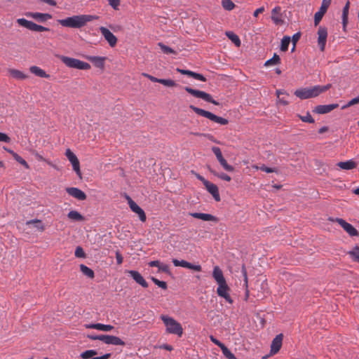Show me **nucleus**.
<instances>
[{
    "mask_svg": "<svg viewBox=\"0 0 359 359\" xmlns=\"http://www.w3.org/2000/svg\"><path fill=\"white\" fill-rule=\"evenodd\" d=\"M160 318L163 320L168 333L176 334L178 337L182 336L183 328L180 323L173 318L165 315H161Z\"/></svg>",
    "mask_w": 359,
    "mask_h": 359,
    "instance_id": "nucleus-3",
    "label": "nucleus"
},
{
    "mask_svg": "<svg viewBox=\"0 0 359 359\" xmlns=\"http://www.w3.org/2000/svg\"><path fill=\"white\" fill-rule=\"evenodd\" d=\"M8 72L10 75L18 80H24L27 78V75L24 74L22 72L15 69H8Z\"/></svg>",
    "mask_w": 359,
    "mask_h": 359,
    "instance_id": "nucleus-32",
    "label": "nucleus"
},
{
    "mask_svg": "<svg viewBox=\"0 0 359 359\" xmlns=\"http://www.w3.org/2000/svg\"><path fill=\"white\" fill-rule=\"evenodd\" d=\"M128 274L133 278V279L142 287L147 288L148 287L147 282L144 280L143 276L137 271L129 270L127 271Z\"/></svg>",
    "mask_w": 359,
    "mask_h": 359,
    "instance_id": "nucleus-18",
    "label": "nucleus"
},
{
    "mask_svg": "<svg viewBox=\"0 0 359 359\" xmlns=\"http://www.w3.org/2000/svg\"><path fill=\"white\" fill-rule=\"evenodd\" d=\"M85 327L88 329H96L104 332H109L114 328V327L111 325H104L102 323L88 324L86 325Z\"/></svg>",
    "mask_w": 359,
    "mask_h": 359,
    "instance_id": "nucleus-27",
    "label": "nucleus"
},
{
    "mask_svg": "<svg viewBox=\"0 0 359 359\" xmlns=\"http://www.w3.org/2000/svg\"><path fill=\"white\" fill-rule=\"evenodd\" d=\"M208 191L216 201H220L221 198L219 194L218 187L215 184L208 182H205L204 185Z\"/></svg>",
    "mask_w": 359,
    "mask_h": 359,
    "instance_id": "nucleus-21",
    "label": "nucleus"
},
{
    "mask_svg": "<svg viewBox=\"0 0 359 359\" xmlns=\"http://www.w3.org/2000/svg\"><path fill=\"white\" fill-rule=\"evenodd\" d=\"M241 273L243 274V280H244V285L246 288V296L248 297V293H249V291L248 290V274H247V270H246V268L244 265L242 266V268H241Z\"/></svg>",
    "mask_w": 359,
    "mask_h": 359,
    "instance_id": "nucleus-42",
    "label": "nucleus"
},
{
    "mask_svg": "<svg viewBox=\"0 0 359 359\" xmlns=\"http://www.w3.org/2000/svg\"><path fill=\"white\" fill-rule=\"evenodd\" d=\"M13 157L17 162L23 165L25 168H29V165L27 164L26 161L23 159L20 156H19L17 153L13 154Z\"/></svg>",
    "mask_w": 359,
    "mask_h": 359,
    "instance_id": "nucleus-45",
    "label": "nucleus"
},
{
    "mask_svg": "<svg viewBox=\"0 0 359 359\" xmlns=\"http://www.w3.org/2000/svg\"><path fill=\"white\" fill-rule=\"evenodd\" d=\"M350 2L348 1L342 11V26L344 31H346V25L348 24V10H349Z\"/></svg>",
    "mask_w": 359,
    "mask_h": 359,
    "instance_id": "nucleus-30",
    "label": "nucleus"
},
{
    "mask_svg": "<svg viewBox=\"0 0 359 359\" xmlns=\"http://www.w3.org/2000/svg\"><path fill=\"white\" fill-rule=\"evenodd\" d=\"M104 334H99V335H96V334H88L87 336V337L90 339H92V340H100V341H103V337H104Z\"/></svg>",
    "mask_w": 359,
    "mask_h": 359,
    "instance_id": "nucleus-53",
    "label": "nucleus"
},
{
    "mask_svg": "<svg viewBox=\"0 0 359 359\" xmlns=\"http://www.w3.org/2000/svg\"><path fill=\"white\" fill-rule=\"evenodd\" d=\"M226 35L237 47L241 46V40L238 35L232 32H226Z\"/></svg>",
    "mask_w": 359,
    "mask_h": 359,
    "instance_id": "nucleus-37",
    "label": "nucleus"
},
{
    "mask_svg": "<svg viewBox=\"0 0 359 359\" xmlns=\"http://www.w3.org/2000/svg\"><path fill=\"white\" fill-rule=\"evenodd\" d=\"M212 151L215 155L217 161L220 163V165L222 166V168L228 172H233L234 170L233 166L228 164L226 159L223 157L221 149L217 147H212Z\"/></svg>",
    "mask_w": 359,
    "mask_h": 359,
    "instance_id": "nucleus-8",
    "label": "nucleus"
},
{
    "mask_svg": "<svg viewBox=\"0 0 359 359\" xmlns=\"http://www.w3.org/2000/svg\"><path fill=\"white\" fill-rule=\"evenodd\" d=\"M29 71L31 72V73L41 78L48 79L50 77L49 74H46V72L44 70H43L37 66H32L29 68Z\"/></svg>",
    "mask_w": 359,
    "mask_h": 359,
    "instance_id": "nucleus-31",
    "label": "nucleus"
},
{
    "mask_svg": "<svg viewBox=\"0 0 359 359\" xmlns=\"http://www.w3.org/2000/svg\"><path fill=\"white\" fill-rule=\"evenodd\" d=\"M189 108L191 109L195 113H196L198 115H200L201 116L205 117L210 121L217 123L220 125H226L229 123V121L224 118L217 116L215 114L205 111L203 109L196 107L194 105H190Z\"/></svg>",
    "mask_w": 359,
    "mask_h": 359,
    "instance_id": "nucleus-5",
    "label": "nucleus"
},
{
    "mask_svg": "<svg viewBox=\"0 0 359 359\" xmlns=\"http://www.w3.org/2000/svg\"><path fill=\"white\" fill-rule=\"evenodd\" d=\"M264 11V8L263 6H262V7H260V8H257V9H256V10L255 11V12H254V13H253V15H254L255 17H257V16H258V15H259V13H263Z\"/></svg>",
    "mask_w": 359,
    "mask_h": 359,
    "instance_id": "nucleus-64",
    "label": "nucleus"
},
{
    "mask_svg": "<svg viewBox=\"0 0 359 359\" xmlns=\"http://www.w3.org/2000/svg\"><path fill=\"white\" fill-rule=\"evenodd\" d=\"M222 6L227 11H231L235 5L231 0H222Z\"/></svg>",
    "mask_w": 359,
    "mask_h": 359,
    "instance_id": "nucleus-44",
    "label": "nucleus"
},
{
    "mask_svg": "<svg viewBox=\"0 0 359 359\" xmlns=\"http://www.w3.org/2000/svg\"><path fill=\"white\" fill-rule=\"evenodd\" d=\"M300 36H301V34L299 32L296 33L292 36V41L294 46H295L296 43L299 41V39H300Z\"/></svg>",
    "mask_w": 359,
    "mask_h": 359,
    "instance_id": "nucleus-62",
    "label": "nucleus"
},
{
    "mask_svg": "<svg viewBox=\"0 0 359 359\" xmlns=\"http://www.w3.org/2000/svg\"><path fill=\"white\" fill-rule=\"evenodd\" d=\"M67 217L69 219L73 221H83L84 217L83 215L76 210H71L67 214Z\"/></svg>",
    "mask_w": 359,
    "mask_h": 359,
    "instance_id": "nucleus-33",
    "label": "nucleus"
},
{
    "mask_svg": "<svg viewBox=\"0 0 359 359\" xmlns=\"http://www.w3.org/2000/svg\"><path fill=\"white\" fill-rule=\"evenodd\" d=\"M99 18L97 15H77L60 19L57 22L65 27L81 29L86 25L89 22L97 20Z\"/></svg>",
    "mask_w": 359,
    "mask_h": 359,
    "instance_id": "nucleus-1",
    "label": "nucleus"
},
{
    "mask_svg": "<svg viewBox=\"0 0 359 359\" xmlns=\"http://www.w3.org/2000/svg\"><path fill=\"white\" fill-rule=\"evenodd\" d=\"M350 236H358V231L351 224L346 222L344 219L341 218H336L334 219Z\"/></svg>",
    "mask_w": 359,
    "mask_h": 359,
    "instance_id": "nucleus-12",
    "label": "nucleus"
},
{
    "mask_svg": "<svg viewBox=\"0 0 359 359\" xmlns=\"http://www.w3.org/2000/svg\"><path fill=\"white\" fill-rule=\"evenodd\" d=\"M80 270L85 276L90 278H93L95 276L94 271L84 264L80 265Z\"/></svg>",
    "mask_w": 359,
    "mask_h": 359,
    "instance_id": "nucleus-35",
    "label": "nucleus"
},
{
    "mask_svg": "<svg viewBox=\"0 0 359 359\" xmlns=\"http://www.w3.org/2000/svg\"><path fill=\"white\" fill-rule=\"evenodd\" d=\"M128 201V205L130 206V208L131 210L136 214H137L140 221L145 222L147 217L145 215L144 211L134 201H133L129 196L127 197Z\"/></svg>",
    "mask_w": 359,
    "mask_h": 359,
    "instance_id": "nucleus-16",
    "label": "nucleus"
},
{
    "mask_svg": "<svg viewBox=\"0 0 359 359\" xmlns=\"http://www.w3.org/2000/svg\"><path fill=\"white\" fill-rule=\"evenodd\" d=\"M116 259L118 264H121L123 263V258L119 251H116Z\"/></svg>",
    "mask_w": 359,
    "mask_h": 359,
    "instance_id": "nucleus-61",
    "label": "nucleus"
},
{
    "mask_svg": "<svg viewBox=\"0 0 359 359\" xmlns=\"http://www.w3.org/2000/svg\"><path fill=\"white\" fill-rule=\"evenodd\" d=\"M57 57L67 67L69 68H74L81 70H88L90 69V65L83 61L79 59L61 55H57Z\"/></svg>",
    "mask_w": 359,
    "mask_h": 359,
    "instance_id": "nucleus-4",
    "label": "nucleus"
},
{
    "mask_svg": "<svg viewBox=\"0 0 359 359\" xmlns=\"http://www.w3.org/2000/svg\"><path fill=\"white\" fill-rule=\"evenodd\" d=\"M26 224H34V227L39 229L40 231H43L45 230L44 225L42 224L41 221L37 219L29 220L26 222Z\"/></svg>",
    "mask_w": 359,
    "mask_h": 359,
    "instance_id": "nucleus-34",
    "label": "nucleus"
},
{
    "mask_svg": "<svg viewBox=\"0 0 359 359\" xmlns=\"http://www.w3.org/2000/svg\"><path fill=\"white\" fill-rule=\"evenodd\" d=\"M281 8L276 6L271 11V20L276 25H280L283 22L280 15Z\"/></svg>",
    "mask_w": 359,
    "mask_h": 359,
    "instance_id": "nucleus-28",
    "label": "nucleus"
},
{
    "mask_svg": "<svg viewBox=\"0 0 359 359\" xmlns=\"http://www.w3.org/2000/svg\"><path fill=\"white\" fill-rule=\"evenodd\" d=\"M192 77L194 79H196V80H199V81H206V79L203 76V75H202L201 74H198V73H196V72H194Z\"/></svg>",
    "mask_w": 359,
    "mask_h": 359,
    "instance_id": "nucleus-59",
    "label": "nucleus"
},
{
    "mask_svg": "<svg viewBox=\"0 0 359 359\" xmlns=\"http://www.w3.org/2000/svg\"><path fill=\"white\" fill-rule=\"evenodd\" d=\"M339 107L338 104H325V105H318L313 109V112L318 114H323L330 112L334 109Z\"/></svg>",
    "mask_w": 359,
    "mask_h": 359,
    "instance_id": "nucleus-22",
    "label": "nucleus"
},
{
    "mask_svg": "<svg viewBox=\"0 0 359 359\" xmlns=\"http://www.w3.org/2000/svg\"><path fill=\"white\" fill-rule=\"evenodd\" d=\"M280 63V58L279 55H277L276 53H274L273 56L271 59H269L265 62L264 66L269 67L270 65H276Z\"/></svg>",
    "mask_w": 359,
    "mask_h": 359,
    "instance_id": "nucleus-36",
    "label": "nucleus"
},
{
    "mask_svg": "<svg viewBox=\"0 0 359 359\" xmlns=\"http://www.w3.org/2000/svg\"><path fill=\"white\" fill-rule=\"evenodd\" d=\"M158 270L165 273H169L170 268L168 265L161 263L158 267Z\"/></svg>",
    "mask_w": 359,
    "mask_h": 359,
    "instance_id": "nucleus-58",
    "label": "nucleus"
},
{
    "mask_svg": "<svg viewBox=\"0 0 359 359\" xmlns=\"http://www.w3.org/2000/svg\"><path fill=\"white\" fill-rule=\"evenodd\" d=\"M318 44L321 51L325 50L327 38V29L325 27H319L318 30Z\"/></svg>",
    "mask_w": 359,
    "mask_h": 359,
    "instance_id": "nucleus-15",
    "label": "nucleus"
},
{
    "mask_svg": "<svg viewBox=\"0 0 359 359\" xmlns=\"http://www.w3.org/2000/svg\"><path fill=\"white\" fill-rule=\"evenodd\" d=\"M212 277L218 285L226 282L224 277L222 269L218 266H214L212 271Z\"/></svg>",
    "mask_w": 359,
    "mask_h": 359,
    "instance_id": "nucleus-25",
    "label": "nucleus"
},
{
    "mask_svg": "<svg viewBox=\"0 0 359 359\" xmlns=\"http://www.w3.org/2000/svg\"><path fill=\"white\" fill-rule=\"evenodd\" d=\"M210 171L214 174L215 176L218 177L219 178H220L221 180H225L226 182H229L231 181V178L230 176H229L228 175L225 174V173H217L215 172H214L213 170H212L211 169H210Z\"/></svg>",
    "mask_w": 359,
    "mask_h": 359,
    "instance_id": "nucleus-47",
    "label": "nucleus"
},
{
    "mask_svg": "<svg viewBox=\"0 0 359 359\" xmlns=\"http://www.w3.org/2000/svg\"><path fill=\"white\" fill-rule=\"evenodd\" d=\"M65 155L68 160L72 165L73 170L76 172V175L81 178V172L80 170V163L76 156L69 149H67L65 151Z\"/></svg>",
    "mask_w": 359,
    "mask_h": 359,
    "instance_id": "nucleus-9",
    "label": "nucleus"
},
{
    "mask_svg": "<svg viewBox=\"0 0 359 359\" xmlns=\"http://www.w3.org/2000/svg\"><path fill=\"white\" fill-rule=\"evenodd\" d=\"M177 71L178 72L181 73L182 74L187 75V76H189L191 77H192L193 74H194V72H192V71L186 70V69H179V68L177 69Z\"/></svg>",
    "mask_w": 359,
    "mask_h": 359,
    "instance_id": "nucleus-60",
    "label": "nucleus"
},
{
    "mask_svg": "<svg viewBox=\"0 0 359 359\" xmlns=\"http://www.w3.org/2000/svg\"><path fill=\"white\" fill-rule=\"evenodd\" d=\"M86 59L91 62L96 67L103 69L104 67L105 57L87 56Z\"/></svg>",
    "mask_w": 359,
    "mask_h": 359,
    "instance_id": "nucleus-26",
    "label": "nucleus"
},
{
    "mask_svg": "<svg viewBox=\"0 0 359 359\" xmlns=\"http://www.w3.org/2000/svg\"><path fill=\"white\" fill-rule=\"evenodd\" d=\"M109 4L114 9L118 10L120 5V0H108Z\"/></svg>",
    "mask_w": 359,
    "mask_h": 359,
    "instance_id": "nucleus-52",
    "label": "nucleus"
},
{
    "mask_svg": "<svg viewBox=\"0 0 359 359\" xmlns=\"http://www.w3.org/2000/svg\"><path fill=\"white\" fill-rule=\"evenodd\" d=\"M210 341L214 343L215 345L218 346L220 348L224 345L220 341L215 338L212 335L210 336Z\"/></svg>",
    "mask_w": 359,
    "mask_h": 359,
    "instance_id": "nucleus-57",
    "label": "nucleus"
},
{
    "mask_svg": "<svg viewBox=\"0 0 359 359\" xmlns=\"http://www.w3.org/2000/svg\"><path fill=\"white\" fill-rule=\"evenodd\" d=\"M158 46L161 48V50L165 54L175 53V51L172 48L165 46L161 42H159L158 43Z\"/></svg>",
    "mask_w": 359,
    "mask_h": 359,
    "instance_id": "nucleus-43",
    "label": "nucleus"
},
{
    "mask_svg": "<svg viewBox=\"0 0 359 359\" xmlns=\"http://www.w3.org/2000/svg\"><path fill=\"white\" fill-rule=\"evenodd\" d=\"M359 104V96L351 99L346 105H344L342 109L349 107L351 106Z\"/></svg>",
    "mask_w": 359,
    "mask_h": 359,
    "instance_id": "nucleus-51",
    "label": "nucleus"
},
{
    "mask_svg": "<svg viewBox=\"0 0 359 359\" xmlns=\"http://www.w3.org/2000/svg\"><path fill=\"white\" fill-rule=\"evenodd\" d=\"M142 76L149 79L150 81H151L152 82H156V83H160V80L161 79H158V78H156L149 74H147V73H142Z\"/></svg>",
    "mask_w": 359,
    "mask_h": 359,
    "instance_id": "nucleus-55",
    "label": "nucleus"
},
{
    "mask_svg": "<svg viewBox=\"0 0 359 359\" xmlns=\"http://www.w3.org/2000/svg\"><path fill=\"white\" fill-rule=\"evenodd\" d=\"M184 90L190 93L191 95H192L193 96H194L195 97H198V98H201L203 99V100L208 102H210L212 104H214L215 105H219V103L218 102H217L216 100H215L214 99H212L211 95H210L209 93H207L204 91H201V90H195V89H193L189 86H186L184 87Z\"/></svg>",
    "mask_w": 359,
    "mask_h": 359,
    "instance_id": "nucleus-6",
    "label": "nucleus"
},
{
    "mask_svg": "<svg viewBox=\"0 0 359 359\" xmlns=\"http://www.w3.org/2000/svg\"><path fill=\"white\" fill-rule=\"evenodd\" d=\"M189 215L194 218L200 219L203 221H212L215 222H218V219L216 217L208 213L190 212Z\"/></svg>",
    "mask_w": 359,
    "mask_h": 359,
    "instance_id": "nucleus-23",
    "label": "nucleus"
},
{
    "mask_svg": "<svg viewBox=\"0 0 359 359\" xmlns=\"http://www.w3.org/2000/svg\"><path fill=\"white\" fill-rule=\"evenodd\" d=\"M151 280L156 285H158L159 287L163 289V290H166L167 289V283L165 281H161V280H159L158 279L156 278H154L152 277L151 278Z\"/></svg>",
    "mask_w": 359,
    "mask_h": 359,
    "instance_id": "nucleus-49",
    "label": "nucleus"
},
{
    "mask_svg": "<svg viewBox=\"0 0 359 359\" xmlns=\"http://www.w3.org/2000/svg\"><path fill=\"white\" fill-rule=\"evenodd\" d=\"M331 4V0H323L321 3L320 8L318 12L315 13L314 15V25L317 26L320 23L322 20L323 15L327 12V8H329Z\"/></svg>",
    "mask_w": 359,
    "mask_h": 359,
    "instance_id": "nucleus-10",
    "label": "nucleus"
},
{
    "mask_svg": "<svg viewBox=\"0 0 359 359\" xmlns=\"http://www.w3.org/2000/svg\"><path fill=\"white\" fill-rule=\"evenodd\" d=\"M260 170L264 171V172H266L267 173H271V172H276V169L275 168H269L267 166H266L265 165H262L260 167H259Z\"/></svg>",
    "mask_w": 359,
    "mask_h": 359,
    "instance_id": "nucleus-54",
    "label": "nucleus"
},
{
    "mask_svg": "<svg viewBox=\"0 0 359 359\" xmlns=\"http://www.w3.org/2000/svg\"><path fill=\"white\" fill-rule=\"evenodd\" d=\"M332 87L330 83L325 86H314L310 88H302L297 89L294 94L301 100L316 97L320 94L327 91Z\"/></svg>",
    "mask_w": 359,
    "mask_h": 359,
    "instance_id": "nucleus-2",
    "label": "nucleus"
},
{
    "mask_svg": "<svg viewBox=\"0 0 359 359\" xmlns=\"http://www.w3.org/2000/svg\"><path fill=\"white\" fill-rule=\"evenodd\" d=\"M97 353L95 350L90 349L82 352L80 356L83 359H91L94 355H97Z\"/></svg>",
    "mask_w": 359,
    "mask_h": 359,
    "instance_id": "nucleus-39",
    "label": "nucleus"
},
{
    "mask_svg": "<svg viewBox=\"0 0 359 359\" xmlns=\"http://www.w3.org/2000/svg\"><path fill=\"white\" fill-rule=\"evenodd\" d=\"M299 118L303 121L306 123H314V119L312 118L309 112H307L306 115L301 116L298 115Z\"/></svg>",
    "mask_w": 359,
    "mask_h": 359,
    "instance_id": "nucleus-48",
    "label": "nucleus"
},
{
    "mask_svg": "<svg viewBox=\"0 0 359 359\" xmlns=\"http://www.w3.org/2000/svg\"><path fill=\"white\" fill-rule=\"evenodd\" d=\"M0 142L8 143L11 142V138L6 134L0 132Z\"/></svg>",
    "mask_w": 359,
    "mask_h": 359,
    "instance_id": "nucleus-56",
    "label": "nucleus"
},
{
    "mask_svg": "<svg viewBox=\"0 0 359 359\" xmlns=\"http://www.w3.org/2000/svg\"><path fill=\"white\" fill-rule=\"evenodd\" d=\"M111 357V353H105L101 356L99 357H94L91 359H109Z\"/></svg>",
    "mask_w": 359,
    "mask_h": 359,
    "instance_id": "nucleus-63",
    "label": "nucleus"
},
{
    "mask_svg": "<svg viewBox=\"0 0 359 359\" xmlns=\"http://www.w3.org/2000/svg\"><path fill=\"white\" fill-rule=\"evenodd\" d=\"M102 342L108 345L124 346L126 344L121 338L114 335L104 334Z\"/></svg>",
    "mask_w": 359,
    "mask_h": 359,
    "instance_id": "nucleus-19",
    "label": "nucleus"
},
{
    "mask_svg": "<svg viewBox=\"0 0 359 359\" xmlns=\"http://www.w3.org/2000/svg\"><path fill=\"white\" fill-rule=\"evenodd\" d=\"M337 165L342 170H348L356 168L357 164L353 160L351 159L347 161L339 162Z\"/></svg>",
    "mask_w": 359,
    "mask_h": 359,
    "instance_id": "nucleus-29",
    "label": "nucleus"
},
{
    "mask_svg": "<svg viewBox=\"0 0 359 359\" xmlns=\"http://www.w3.org/2000/svg\"><path fill=\"white\" fill-rule=\"evenodd\" d=\"M352 259L359 263V247L355 246L353 249L348 252Z\"/></svg>",
    "mask_w": 359,
    "mask_h": 359,
    "instance_id": "nucleus-40",
    "label": "nucleus"
},
{
    "mask_svg": "<svg viewBox=\"0 0 359 359\" xmlns=\"http://www.w3.org/2000/svg\"><path fill=\"white\" fill-rule=\"evenodd\" d=\"M229 290L230 288L226 282L218 285L217 293L218 296L223 297L229 304H233V301L229 293Z\"/></svg>",
    "mask_w": 359,
    "mask_h": 359,
    "instance_id": "nucleus-11",
    "label": "nucleus"
},
{
    "mask_svg": "<svg viewBox=\"0 0 359 359\" xmlns=\"http://www.w3.org/2000/svg\"><path fill=\"white\" fill-rule=\"evenodd\" d=\"M17 22L19 25L24 27L31 31L34 32H47L49 31V28L37 25L32 21L27 20L25 18H19L17 20Z\"/></svg>",
    "mask_w": 359,
    "mask_h": 359,
    "instance_id": "nucleus-7",
    "label": "nucleus"
},
{
    "mask_svg": "<svg viewBox=\"0 0 359 359\" xmlns=\"http://www.w3.org/2000/svg\"><path fill=\"white\" fill-rule=\"evenodd\" d=\"M159 83H161L168 87H175L177 86V83H175V81H174L173 80H171V79H161Z\"/></svg>",
    "mask_w": 359,
    "mask_h": 359,
    "instance_id": "nucleus-46",
    "label": "nucleus"
},
{
    "mask_svg": "<svg viewBox=\"0 0 359 359\" xmlns=\"http://www.w3.org/2000/svg\"><path fill=\"white\" fill-rule=\"evenodd\" d=\"M74 255L76 257L79 258H84L86 257V254L83 248L80 246L76 247Z\"/></svg>",
    "mask_w": 359,
    "mask_h": 359,
    "instance_id": "nucleus-50",
    "label": "nucleus"
},
{
    "mask_svg": "<svg viewBox=\"0 0 359 359\" xmlns=\"http://www.w3.org/2000/svg\"><path fill=\"white\" fill-rule=\"evenodd\" d=\"M66 191L69 196L79 201H84L87 198L86 194L82 190L76 187H68L66 189Z\"/></svg>",
    "mask_w": 359,
    "mask_h": 359,
    "instance_id": "nucleus-17",
    "label": "nucleus"
},
{
    "mask_svg": "<svg viewBox=\"0 0 359 359\" xmlns=\"http://www.w3.org/2000/svg\"><path fill=\"white\" fill-rule=\"evenodd\" d=\"M283 335V334H279L276 336V337L273 339L271 345V352L273 353H276L279 351L280 348L282 346Z\"/></svg>",
    "mask_w": 359,
    "mask_h": 359,
    "instance_id": "nucleus-24",
    "label": "nucleus"
},
{
    "mask_svg": "<svg viewBox=\"0 0 359 359\" xmlns=\"http://www.w3.org/2000/svg\"><path fill=\"white\" fill-rule=\"evenodd\" d=\"M100 31L111 47H114L116 45L117 38L110 30L104 27H100Z\"/></svg>",
    "mask_w": 359,
    "mask_h": 359,
    "instance_id": "nucleus-13",
    "label": "nucleus"
},
{
    "mask_svg": "<svg viewBox=\"0 0 359 359\" xmlns=\"http://www.w3.org/2000/svg\"><path fill=\"white\" fill-rule=\"evenodd\" d=\"M172 263L175 266H181L195 271H201L202 270V267L200 264H194L185 260H178L177 259H173Z\"/></svg>",
    "mask_w": 359,
    "mask_h": 359,
    "instance_id": "nucleus-14",
    "label": "nucleus"
},
{
    "mask_svg": "<svg viewBox=\"0 0 359 359\" xmlns=\"http://www.w3.org/2000/svg\"><path fill=\"white\" fill-rule=\"evenodd\" d=\"M221 350L222 351L223 355L228 359H237L236 357L231 352V351L224 345Z\"/></svg>",
    "mask_w": 359,
    "mask_h": 359,
    "instance_id": "nucleus-41",
    "label": "nucleus"
},
{
    "mask_svg": "<svg viewBox=\"0 0 359 359\" xmlns=\"http://www.w3.org/2000/svg\"><path fill=\"white\" fill-rule=\"evenodd\" d=\"M291 38L289 36H285L281 40L280 50L285 52L288 50V46L290 43Z\"/></svg>",
    "mask_w": 359,
    "mask_h": 359,
    "instance_id": "nucleus-38",
    "label": "nucleus"
},
{
    "mask_svg": "<svg viewBox=\"0 0 359 359\" xmlns=\"http://www.w3.org/2000/svg\"><path fill=\"white\" fill-rule=\"evenodd\" d=\"M27 16L30 17L39 22H44L48 20L52 19V15L49 13H42L38 12H30L27 14Z\"/></svg>",
    "mask_w": 359,
    "mask_h": 359,
    "instance_id": "nucleus-20",
    "label": "nucleus"
}]
</instances>
